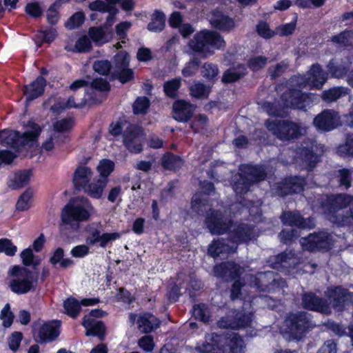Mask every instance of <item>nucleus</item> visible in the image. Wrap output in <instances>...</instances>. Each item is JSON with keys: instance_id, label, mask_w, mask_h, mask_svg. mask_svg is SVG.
Segmentation results:
<instances>
[{"instance_id": "27", "label": "nucleus", "mask_w": 353, "mask_h": 353, "mask_svg": "<svg viewBox=\"0 0 353 353\" xmlns=\"http://www.w3.org/2000/svg\"><path fill=\"white\" fill-rule=\"evenodd\" d=\"M68 141V137L67 136L50 130L42 143L41 149L45 151H52L57 149L61 143Z\"/></svg>"}, {"instance_id": "26", "label": "nucleus", "mask_w": 353, "mask_h": 353, "mask_svg": "<svg viewBox=\"0 0 353 353\" xmlns=\"http://www.w3.org/2000/svg\"><path fill=\"white\" fill-rule=\"evenodd\" d=\"M282 221L285 225H294L299 228H312L314 226L312 219L305 220L296 212H285L282 216Z\"/></svg>"}, {"instance_id": "38", "label": "nucleus", "mask_w": 353, "mask_h": 353, "mask_svg": "<svg viewBox=\"0 0 353 353\" xmlns=\"http://www.w3.org/2000/svg\"><path fill=\"white\" fill-rule=\"evenodd\" d=\"M347 94V89L343 88H332L323 92L322 98L324 101L331 102Z\"/></svg>"}, {"instance_id": "25", "label": "nucleus", "mask_w": 353, "mask_h": 353, "mask_svg": "<svg viewBox=\"0 0 353 353\" xmlns=\"http://www.w3.org/2000/svg\"><path fill=\"white\" fill-rule=\"evenodd\" d=\"M212 27L223 32H229L235 27V23L232 18H230L221 12H214L210 19Z\"/></svg>"}, {"instance_id": "17", "label": "nucleus", "mask_w": 353, "mask_h": 353, "mask_svg": "<svg viewBox=\"0 0 353 353\" xmlns=\"http://www.w3.org/2000/svg\"><path fill=\"white\" fill-rule=\"evenodd\" d=\"M129 60V55L124 51L119 52L114 57L118 77L122 83L130 81L134 77L133 71L128 68Z\"/></svg>"}, {"instance_id": "34", "label": "nucleus", "mask_w": 353, "mask_h": 353, "mask_svg": "<svg viewBox=\"0 0 353 353\" xmlns=\"http://www.w3.org/2000/svg\"><path fill=\"white\" fill-rule=\"evenodd\" d=\"M107 183V179H100L94 183H89L85 188H84V190L91 197L99 199L103 195V190L106 187Z\"/></svg>"}, {"instance_id": "45", "label": "nucleus", "mask_w": 353, "mask_h": 353, "mask_svg": "<svg viewBox=\"0 0 353 353\" xmlns=\"http://www.w3.org/2000/svg\"><path fill=\"white\" fill-rule=\"evenodd\" d=\"M17 248L11 240L8 239H0V252L4 253L6 255L12 256L17 252Z\"/></svg>"}, {"instance_id": "47", "label": "nucleus", "mask_w": 353, "mask_h": 353, "mask_svg": "<svg viewBox=\"0 0 353 353\" xmlns=\"http://www.w3.org/2000/svg\"><path fill=\"white\" fill-rule=\"evenodd\" d=\"M332 41L339 45L347 46L353 43V32L345 31L334 36Z\"/></svg>"}, {"instance_id": "41", "label": "nucleus", "mask_w": 353, "mask_h": 353, "mask_svg": "<svg viewBox=\"0 0 353 353\" xmlns=\"http://www.w3.org/2000/svg\"><path fill=\"white\" fill-rule=\"evenodd\" d=\"M114 168V163L109 159H102L99 161L97 170L102 179L107 177L112 173Z\"/></svg>"}, {"instance_id": "43", "label": "nucleus", "mask_w": 353, "mask_h": 353, "mask_svg": "<svg viewBox=\"0 0 353 353\" xmlns=\"http://www.w3.org/2000/svg\"><path fill=\"white\" fill-rule=\"evenodd\" d=\"M180 85L181 79H174L165 83L164 91L168 97L174 98L177 95L178 90Z\"/></svg>"}, {"instance_id": "46", "label": "nucleus", "mask_w": 353, "mask_h": 353, "mask_svg": "<svg viewBox=\"0 0 353 353\" xmlns=\"http://www.w3.org/2000/svg\"><path fill=\"white\" fill-rule=\"evenodd\" d=\"M240 205H241L240 203L233 205L232 210L239 208V212L241 214L249 213L250 215H252L253 216L261 214V210L259 208L260 204L259 202H256V203H252L251 206H249V205L242 206V207H241V208H239Z\"/></svg>"}, {"instance_id": "57", "label": "nucleus", "mask_w": 353, "mask_h": 353, "mask_svg": "<svg viewBox=\"0 0 353 353\" xmlns=\"http://www.w3.org/2000/svg\"><path fill=\"white\" fill-rule=\"evenodd\" d=\"M258 34L264 39H270L275 34V32L272 30L267 23L261 21L256 26Z\"/></svg>"}, {"instance_id": "62", "label": "nucleus", "mask_w": 353, "mask_h": 353, "mask_svg": "<svg viewBox=\"0 0 353 353\" xmlns=\"http://www.w3.org/2000/svg\"><path fill=\"white\" fill-rule=\"evenodd\" d=\"M132 26L129 21H123L117 24L115 27L117 35L119 39H124L127 36V31Z\"/></svg>"}, {"instance_id": "1", "label": "nucleus", "mask_w": 353, "mask_h": 353, "mask_svg": "<svg viewBox=\"0 0 353 353\" xmlns=\"http://www.w3.org/2000/svg\"><path fill=\"white\" fill-rule=\"evenodd\" d=\"M205 224L212 234H222L228 231L232 232V243L246 242L254 237L252 228L244 224L239 226L233 225L219 210H212L207 215Z\"/></svg>"}, {"instance_id": "42", "label": "nucleus", "mask_w": 353, "mask_h": 353, "mask_svg": "<svg viewBox=\"0 0 353 353\" xmlns=\"http://www.w3.org/2000/svg\"><path fill=\"white\" fill-rule=\"evenodd\" d=\"M210 92V88L201 83H196L190 87V93L196 98H205Z\"/></svg>"}, {"instance_id": "11", "label": "nucleus", "mask_w": 353, "mask_h": 353, "mask_svg": "<svg viewBox=\"0 0 353 353\" xmlns=\"http://www.w3.org/2000/svg\"><path fill=\"white\" fill-rule=\"evenodd\" d=\"M304 250L309 251L327 250L332 245L330 236L325 232L314 233L300 240Z\"/></svg>"}, {"instance_id": "12", "label": "nucleus", "mask_w": 353, "mask_h": 353, "mask_svg": "<svg viewBox=\"0 0 353 353\" xmlns=\"http://www.w3.org/2000/svg\"><path fill=\"white\" fill-rule=\"evenodd\" d=\"M103 314L104 312L101 310H92L89 314L84 316L82 324L86 330L87 336H97L100 339L103 338L104 325L94 319L101 317Z\"/></svg>"}, {"instance_id": "31", "label": "nucleus", "mask_w": 353, "mask_h": 353, "mask_svg": "<svg viewBox=\"0 0 353 353\" xmlns=\"http://www.w3.org/2000/svg\"><path fill=\"white\" fill-rule=\"evenodd\" d=\"M88 35L97 44L108 42L112 37V32H108L104 27H92L89 29Z\"/></svg>"}, {"instance_id": "54", "label": "nucleus", "mask_w": 353, "mask_h": 353, "mask_svg": "<svg viewBox=\"0 0 353 353\" xmlns=\"http://www.w3.org/2000/svg\"><path fill=\"white\" fill-rule=\"evenodd\" d=\"M73 125L72 121L71 119H63L59 121H57L53 124V129L52 131L57 132L61 134V132H64L72 128Z\"/></svg>"}, {"instance_id": "60", "label": "nucleus", "mask_w": 353, "mask_h": 353, "mask_svg": "<svg viewBox=\"0 0 353 353\" xmlns=\"http://www.w3.org/2000/svg\"><path fill=\"white\" fill-rule=\"evenodd\" d=\"M89 8L92 11H99L101 12H112V7L107 5L105 2L101 0H97L89 4Z\"/></svg>"}, {"instance_id": "22", "label": "nucleus", "mask_w": 353, "mask_h": 353, "mask_svg": "<svg viewBox=\"0 0 353 353\" xmlns=\"http://www.w3.org/2000/svg\"><path fill=\"white\" fill-rule=\"evenodd\" d=\"M46 85V81L42 77H38L34 81L26 85L23 91L26 101L30 102L41 96Z\"/></svg>"}, {"instance_id": "19", "label": "nucleus", "mask_w": 353, "mask_h": 353, "mask_svg": "<svg viewBox=\"0 0 353 353\" xmlns=\"http://www.w3.org/2000/svg\"><path fill=\"white\" fill-rule=\"evenodd\" d=\"M236 316L238 321L232 319V316H226L221 318L217 323L221 328H239L250 326L252 322V314L251 313L243 314V316L237 314Z\"/></svg>"}, {"instance_id": "49", "label": "nucleus", "mask_w": 353, "mask_h": 353, "mask_svg": "<svg viewBox=\"0 0 353 353\" xmlns=\"http://www.w3.org/2000/svg\"><path fill=\"white\" fill-rule=\"evenodd\" d=\"M85 15L81 12L74 13L65 23V26L69 29H74L80 26L84 21Z\"/></svg>"}, {"instance_id": "20", "label": "nucleus", "mask_w": 353, "mask_h": 353, "mask_svg": "<svg viewBox=\"0 0 353 353\" xmlns=\"http://www.w3.org/2000/svg\"><path fill=\"white\" fill-rule=\"evenodd\" d=\"M99 302L97 299H83L79 303L74 298H68L63 302V307L65 313L72 318L77 317L79 312L81 306L94 305Z\"/></svg>"}, {"instance_id": "30", "label": "nucleus", "mask_w": 353, "mask_h": 353, "mask_svg": "<svg viewBox=\"0 0 353 353\" xmlns=\"http://www.w3.org/2000/svg\"><path fill=\"white\" fill-rule=\"evenodd\" d=\"M236 249V247L234 245H230L228 241L226 242L223 239H218L210 245L208 252L212 256L215 258L221 254L234 252Z\"/></svg>"}, {"instance_id": "9", "label": "nucleus", "mask_w": 353, "mask_h": 353, "mask_svg": "<svg viewBox=\"0 0 353 353\" xmlns=\"http://www.w3.org/2000/svg\"><path fill=\"white\" fill-rule=\"evenodd\" d=\"M240 170L241 173L239 174V179L233 186L237 194L247 192L250 184L263 180L265 176V171L261 166L243 165Z\"/></svg>"}, {"instance_id": "40", "label": "nucleus", "mask_w": 353, "mask_h": 353, "mask_svg": "<svg viewBox=\"0 0 353 353\" xmlns=\"http://www.w3.org/2000/svg\"><path fill=\"white\" fill-rule=\"evenodd\" d=\"M192 313L196 319H198L204 323H208L210 321V311L205 304L194 305Z\"/></svg>"}, {"instance_id": "64", "label": "nucleus", "mask_w": 353, "mask_h": 353, "mask_svg": "<svg viewBox=\"0 0 353 353\" xmlns=\"http://www.w3.org/2000/svg\"><path fill=\"white\" fill-rule=\"evenodd\" d=\"M90 252V248L87 245H79L74 247L70 254L73 257L75 258H83L88 255Z\"/></svg>"}, {"instance_id": "8", "label": "nucleus", "mask_w": 353, "mask_h": 353, "mask_svg": "<svg viewBox=\"0 0 353 353\" xmlns=\"http://www.w3.org/2000/svg\"><path fill=\"white\" fill-rule=\"evenodd\" d=\"M9 274L12 277L10 288L13 292L25 294L34 288L36 280L28 269L14 266L10 270Z\"/></svg>"}, {"instance_id": "58", "label": "nucleus", "mask_w": 353, "mask_h": 353, "mask_svg": "<svg viewBox=\"0 0 353 353\" xmlns=\"http://www.w3.org/2000/svg\"><path fill=\"white\" fill-rule=\"evenodd\" d=\"M199 63L197 59L194 58L189 61L183 70L182 74L184 77H190L196 74L198 70Z\"/></svg>"}, {"instance_id": "63", "label": "nucleus", "mask_w": 353, "mask_h": 353, "mask_svg": "<svg viewBox=\"0 0 353 353\" xmlns=\"http://www.w3.org/2000/svg\"><path fill=\"white\" fill-rule=\"evenodd\" d=\"M121 234L119 232L103 233L101 234L99 245L101 248L105 247L108 243L119 239Z\"/></svg>"}, {"instance_id": "16", "label": "nucleus", "mask_w": 353, "mask_h": 353, "mask_svg": "<svg viewBox=\"0 0 353 353\" xmlns=\"http://www.w3.org/2000/svg\"><path fill=\"white\" fill-rule=\"evenodd\" d=\"M338 114L332 110H326L319 114L314 120V124L319 130L330 131L339 125Z\"/></svg>"}, {"instance_id": "3", "label": "nucleus", "mask_w": 353, "mask_h": 353, "mask_svg": "<svg viewBox=\"0 0 353 353\" xmlns=\"http://www.w3.org/2000/svg\"><path fill=\"white\" fill-rule=\"evenodd\" d=\"M245 347L243 339L234 332L225 335L208 334L205 342L198 345L199 353H242Z\"/></svg>"}, {"instance_id": "44", "label": "nucleus", "mask_w": 353, "mask_h": 353, "mask_svg": "<svg viewBox=\"0 0 353 353\" xmlns=\"http://www.w3.org/2000/svg\"><path fill=\"white\" fill-rule=\"evenodd\" d=\"M61 6V0L54 3L47 10L46 17L48 23L55 24L59 19V10Z\"/></svg>"}, {"instance_id": "55", "label": "nucleus", "mask_w": 353, "mask_h": 353, "mask_svg": "<svg viewBox=\"0 0 353 353\" xmlns=\"http://www.w3.org/2000/svg\"><path fill=\"white\" fill-rule=\"evenodd\" d=\"M91 42L87 36L80 37L76 42L74 49L78 52H85L91 48Z\"/></svg>"}, {"instance_id": "13", "label": "nucleus", "mask_w": 353, "mask_h": 353, "mask_svg": "<svg viewBox=\"0 0 353 353\" xmlns=\"http://www.w3.org/2000/svg\"><path fill=\"white\" fill-rule=\"evenodd\" d=\"M327 296L330 303L337 311L344 309L352 299V295L350 293L340 287L328 289Z\"/></svg>"}, {"instance_id": "4", "label": "nucleus", "mask_w": 353, "mask_h": 353, "mask_svg": "<svg viewBox=\"0 0 353 353\" xmlns=\"http://www.w3.org/2000/svg\"><path fill=\"white\" fill-rule=\"evenodd\" d=\"M93 212V207L88 199L76 198L70 201L62 210L61 223L63 225H75L78 222L89 219Z\"/></svg>"}, {"instance_id": "51", "label": "nucleus", "mask_w": 353, "mask_h": 353, "mask_svg": "<svg viewBox=\"0 0 353 353\" xmlns=\"http://www.w3.org/2000/svg\"><path fill=\"white\" fill-rule=\"evenodd\" d=\"M149 107V101L146 97H139L135 101L133 110L135 114H145Z\"/></svg>"}, {"instance_id": "6", "label": "nucleus", "mask_w": 353, "mask_h": 353, "mask_svg": "<svg viewBox=\"0 0 353 353\" xmlns=\"http://www.w3.org/2000/svg\"><path fill=\"white\" fill-rule=\"evenodd\" d=\"M265 125L269 131L282 141L296 139L306 133L305 127L290 121H268Z\"/></svg>"}, {"instance_id": "39", "label": "nucleus", "mask_w": 353, "mask_h": 353, "mask_svg": "<svg viewBox=\"0 0 353 353\" xmlns=\"http://www.w3.org/2000/svg\"><path fill=\"white\" fill-rule=\"evenodd\" d=\"M57 36V31L55 29L50 28L46 30L39 31L35 37V42L39 44V47L41 46L43 42H51Z\"/></svg>"}, {"instance_id": "56", "label": "nucleus", "mask_w": 353, "mask_h": 353, "mask_svg": "<svg viewBox=\"0 0 353 353\" xmlns=\"http://www.w3.org/2000/svg\"><path fill=\"white\" fill-rule=\"evenodd\" d=\"M338 152L340 155L353 156V134L347 137L346 143L341 145L338 148Z\"/></svg>"}, {"instance_id": "7", "label": "nucleus", "mask_w": 353, "mask_h": 353, "mask_svg": "<svg viewBox=\"0 0 353 353\" xmlns=\"http://www.w3.org/2000/svg\"><path fill=\"white\" fill-rule=\"evenodd\" d=\"M327 79V74L325 72L319 65H312L310 70L305 75H298L292 77L290 85L292 87L304 88L321 89Z\"/></svg>"}, {"instance_id": "15", "label": "nucleus", "mask_w": 353, "mask_h": 353, "mask_svg": "<svg viewBox=\"0 0 353 353\" xmlns=\"http://www.w3.org/2000/svg\"><path fill=\"white\" fill-rule=\"evenodd\" d=\"M143 134L134 126L127 128L123 134V143L132 152L138 153L142 150Z\"/></svg>"}, {"instance_id": "29", "label": "nucleus", "mask_w": 353, "mask_h": 353, "mask_svg": "<svg viewBox=\"0 0 353 353\" xmlns=\"http://www.w3.org/2000/svg\"><path fill=\"white\" fill-rule=\"evenodd\" d=\"M303 304L304 307L320 312L321 313L328 314L330 312L329 306L324 303L321 299L313 294H306L303 298Z\"/></svg>"}, {"instance_id": "10", "label": "nucleus", "mask_w": 353, "mask_h": 353, "mask_svg": "<svg viewBox=\"0 0 353 353\" xmlns=\"http://www.w3.org/2000/svg\"><path fill=\"white\" fill-rule=\"evenodd\" d=\"M288 329L285 334H289V340L299 339L309 326V321L305 313L292 314L285 321Z\"/></svg>"}, {"instance_id": "48", "label": "nucleus", "mask_w": 353, "mask_h": 353, "mask_svg": "<svg viewBox=\"0 0 353 353\" xmlns=\"http://www.w3.org/2000/svg\"><path fill=\"white\" fill-rule=\"evenodd\" d=\"M201 72L205 79H214L219 73V69L216 65L206 63L203 65Z\"/></svg>"}, {"instance_id": "53", "label": "nucleus", "mask_w": 353, "mask_h": 353, "mask_svg": "<svg viewBox=\"0 0 353 353\" xmlns=\"http://www.w3.org/2000/svg\"><path fill=\"white\" fill-rule=\"evenodd\" d=\"M26 12L33 18H37L41 16L42 9L37 2H30L28 3L25 8Z\"/></svg>"}, {"instance_id": "14", "label": "nucleus", "mask_w": 353, "mask_h": 353, "mask_svg": "<svg viewBox=\"0 0 353 353\" xmlns=\"http://www.w3.org/2000/svg\"><path fill=\"white\" fill-rule=\"evenodd\" d=\"M282 101L286 107L302 109L310 104L311 97L302 93L299 90L292 89L282 96Z\"/></svg>"}, {"instance_id": "37", "label": "nucleus", "mask_w": 353, "mask_h": 353, "mask_svg": "<svg viewBox=\"0 0 353 353\" xmlns=\"http://www.w3.org/2000/svg\"><path fill=\"white\" fill-rule=\"evenodd\" d=\"M245 72V68L243 66H240L238 69H229L224 73L222 77V81L224 83H232L236 81L244 75Z\"/></svg>"}, {"instance_id": "61", "label": "nucleus", "mask_w": 353, "mask_h": 353, "mask_svg": "<svg viewBox=\"0 0 353 353\" xmlns=\"http://www.w3.org/2000/svg\"><path fill=\"white\" fill-rule=\"evenodd\" d=\"M267 63V59L263 56L251 58L248 61V65L252 70H259Z\"/></svg>"}, {"instance_id": "21", "label": "nucleus", "mask_w": 353, "mask_h": 353, "mask_svg": "<svg viewBox=\"0 0 353 353\" xmlns=\"http://www.w3.org/2000/svg\"><path fill=\"white\" fill-rule=\"evenodd\" d=\"M194 110V106L189 102L183 100L176 101L173 104V117L179 121H187L192 117Z\"/></svg>"}, {"instance_id": "5", "label": "nucleus", "mask_w": 353, "mask_h": 353, "mask_svg": "<svg viewBox=\"0 0 353 353\" xmlns=\"http://www.w3.org/2000/svg\"><path fill=\"white\" fill-rule=\"evenodd\" d=\"M189 46L205 57L214 54L212 49L221 50L225 46L223 37L215 31L203 30L196 33L190 41Z\"/></svg>"}, {"instance_id": "59", "label": "nucleus", "mask_w": 353, "mask_h": 353, "mask_svg": "<svg viewBox=\"0 0 353 353\" xmlns=\"http://www.w3.org/2000/svg\"><path fill=\"white\" fill-rule=\"evenodd\" d=\"M277 263H281L283 268L291 267L292 264H294L296 259L292 254L282 253L276 257Z\"/></svg>"}, {"instance_id": "50", "label": "nucleus", "mask_w": 353, "mask_h": 353, "mask_svg": "<svg viewBox=\"0 0 353 353\" xmlns=\"http://www.w3.org/2000/svg\"><path fill=\"white\" fill-rule=\"evenodd\" d=\"M14 316L10 311V304L7 303L5 307L2 309L0 314V319L3 322V325L6 327H8L12 323Z\"/></svg>"}, {"instance_id": "32", "label": "nucleus", "mask_w": 353, "mask_h": 353, "mask_svg": "<svg viewBox=\"0 0 353 353\" xmlns=\"http://www.w3.org/2000/svg\"><path fill=\"white\" fill-rule=\"evenodd\" d=\"M139 330L143 332H150L159 325V321L151 314H144L138 319Z\"/></svg>"}, {"instance_id": "28", "label": "nucleus", "mask_w": 353, "mask_h": 353, "mask_svg": "<svg viewBox=\"0 0 353 353\" xmlns=\"http://www.w3.org/2000/svg\"><path fill=\"white\" fill-rule=\"evenodd\" d=\"M92 176L93 172L90 168L80 165L74 173L73 182L76 187L84 189L90 183Z\"/></svg>"}, {"instance_id": "52", "label": "nucleus", "mask_w": 353, "mask_h": 353, "mask_svg": "<svg viewBox=\"0 0 353 353\" xmlns=\"http://www.w3.org/2000/svg\"><path fill=\"white\" fill-rule=\"evenodd\" d=\"M301 155L310 169L314 167L315 163L319 161V157L307 149L302 150Z\"/></svg>"}, {"instance_id": "36", "label": "nucleus", "mask_w": 353, "mask_h": 353, "mask_svg": "<svg viewBox=\"0 0 353 353\" xmlns=\"http://www.w3.org/2000/svg\"><path fill=\"white\" fill-rule=\"evenodd\" d=\"M165 26V14L161 11H155L152 14V21L148 24V30L159 32Z\"/></svg>"}, {"instance_id": "24", "label": "nucleus", "mask_w": 353, "mask_h": 353, "mask_svg": "<svg viewBox=\"0 0 353 353\" xmlns=\"http://www.w3.org/2000/svg\"><path fill=\"white\" fill-rule=\"evenodd\" d=\"M244 270L232 262L221 263L214 268L215 276L219 277H230L231 279L242 274Z\"/></svg>"}, {"instance_id": "2", "label": "nucleus", "mask_w": 353, "mask_h": 353, "mask_svg": "<svg viewBox=\"0 0 353 353\" xmlns=\"http://www.w3.org/2000/svg\"><path fill=\"white\" fill-rule=\"evenodd\" d=\"M42 128L38 123L30 121L24 125V132L3 130L0 131V145L17 150L28 149L37 144Z\"/></svg>"}, {"instance_id": "23", "label": "nucleus", "mask_w": 353, "mask_h": 353, "mask_svg": "<svg viewBox=\"0 0 353 353\" xmlns=\"http://www.w3.org/2000/svg\"><path fill=\"white\" fill-rule=\"evenodd\" d=\"M303 179L294 176L286 179L281 185L278 186V193L281 195H286L292 193H299L303 190Z\"/></svg>"}, {"instance_id": "33", "label": "nucleus", "mask_w": 353, "mask_h": 353, "mask_svg": "<svg viewBox=\"0 0 353 353\" xmlns=\"http://www.w3.org/2000/svg\"><path fill=\"white\" fill-rule=\"evenodd\" d=\"M31 176L30 170L19 171L13 174L8 185L12 189L22 188L30 182Z\"/></svg>"}, {"instance_id": "35", "label": "nucleus", "mask_w": 353, "mask_h": 353, "mask_svg": "<svg viewBox=\"0 0 353 353\" xmlns=\"http://www.w3.org/2000/svg\"><path fill=\"white\" fill-rule=\"evenodd\" d=\"M33 192L30 189L26 190L19 198L16 207L18 210L26 211L32 206Z\"/></svg>"}, {"instance_id": "18", "label": "nucleus", "mask_w": 353, "mask_h": 353, "mask_svg": "<svg viewBox=\"0 0 353 353\" xmlns=\"http://www.w3.org/2000/svg\"><path fill=\"white\" fill-rule=\"evenodd\" d=\"M59 335V323L57 321L44 323L38 329L35 337L39 342L52 341Z\"/></svg>"}]
</instances>
